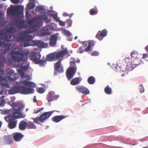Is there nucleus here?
<instances>
[{"label": "nucleus", "mask_w": 148, "mask_h": 148, "mask_svg": "<svg viewBox=\"0 0 148 148\" xmlns=\"http://www.w3.org/2000/svg\"><path fill=\"white\" fill-rule=\"evenodd\" d=\"M16 32V29L14 27H9L3 31L0 32V47L4 45L0 53V56H3L5 59V61L4 62V64L7 60L5 56V54L11 49L12 47V45L9 43L4 45V42L3 40L7 41L13 40V38L14 39L15 36L12 35L11 34H15Z\"/></svg>", "instance_id": "f257e3e1"}, {"label": "nucleus", "mask_w": 148, "mask_h": 148, "mask_svg": "<svg viewBox=\"0 0 148 148\" xmlns=\"http://www.w3.org/2000/svg\"><path fill=\"white\" fill-rule=\"evenodd\" d=\"M22 83L24 85L27 86L34 87L35 86V84L31 82L26 81L24 80L21 82L20 83L16 82V84L18 85L17 86H14L8 90L9 94L10 95L14 94L18 92L24 94H28L33 93L34 91V89L32 88H26L23 86H21V84Z\"/></svg>", "instance_id": "f03ea898"}, {"label": "nucleus", "mask_w": 148, "mask_h": 148, "mask_svg": "<svg viewBox=\"0 0 148 148\" xmlns=\"http://www.w3.org/2000/svg\"><path fill=\"white\" fill-rule=\"evenodd\" d=\"M41 21H45L46 23H49L50 20L48 19L47 16L46 14L39 15L36 18L28 21L29 26L28 33H31L35 32L36 31L38 27L42 23Z\"/></svg>", "instance_id": "7ed1b4c3"}, {"label": "nucleus", "mask_w": 148, "mask_h": 148, "mask_svg": "<svg viewBox=\"0 0 148 148\" xmlns=\"http://www.w3.org/2000/svg\"><path fill=\"white\" fill-rule=\"evenodd\" d=\"M29 53V51L23 50L18 47L14 48L11 51V56L14 61L19 62L25 60Z\"/></svg>", "instance_id": "20e7f679"}, {"label": "nucleus", "mask_w": 148, "mask_h": 148, "mask_svg": "<svg viewBox=\"0 0 148 148\" xmlns=\"http://www.w3.org/2000/svg\"><path fill=\"white\" fill-rule=\"evenodd\" d=\"M68 52L66 49H64L62 51L55 52L48 55L46 57V60L49 61L56 60L58 59L62 58L65 54H66Z\"/></svg>", "instance_id": "39448f33"}, {"label": "nucleus", "mask_w": 148, "mask_h": 148, "mask_svg": "<svg viewBox=\"0 0 148 148\" xmlns=\"http://www.w3.org/2000/svg\"><path fill=\"white\" fill-rule=\"evenodd\" d=\"M70 64L71 66L67 69L66 72V77L69 80L73 77L77 71V67L75 61H70Z\"/></svg>", "instance_id": "423d86ee"}, {"label": "nucleus", "mask_w": 148, "mask_h": 148, "mask_svg": "<svg viewBox=\"0 0 148 148\" xmlns=\"http://www.w3.org/2000/svg\"><path fill=\"white\" fill-rule=\"evenodd\" d=\"M54 111L45 112L41 114L39 117L32 118L34 122L38 124L40 123H43L44 121L47 119L53 113Z\"/></svg>", "instance_id": "0eeeda50"}, {"label": "nucleus", "mask_w": 148, "mask_h": 148, "mask_svg": "<svg viewBox=\"0 0 148 148\" xmlns=\"http://www.w3.org/2000/svg\"><path fill=\"white\" fill-rule=\"evenodd\" d=\"M61 60H59L54 65V75L55 76L58 73H61L64 72L63 68L61 65Z\"/></svg>", "instance_id": "6e6552de"}, {"label": "nucleus", "mask_w": 148, "mask_h": 148, "mask_svg": "<svg viewBox=\"0 0 148 148\" xmlns=\"http://www.w3.org/2000/svg\"><path fill=\"white\" fill-rule=\"evenodd\" d=\"M41 58L40 53L38 52H32L29 56L30 59L36 63Z\"/></svg>", "instance_id": "1a4fd4ad"}, {"label": "nucleus", "mask_w": 148, "mask_h": 148, "mask_svg": "<svg viewBox=\"0 0 148 148\" xmlns=\"http://www.w3.org/2000/svg\"><path fill=\"white\" fill-rule=\"evenodd\" d=\"M8 76L5 79V80H8L10 81H11L15 80V75L14 73V71L10 69H8L7 70Z\"/></svg>", "instance_id": "9d476101"}, {"label": "nucleus", "mask_w": 148, "mask_h": 148, "mask_svg": "<svg viewBox=\"0 0 148 148\" xmlns=\"http://www.w3.org/2000/svg\"><path fill=\"white\" fill-rule=\"evenodd\" d=\"M76 90L84 95H87L89 93V91L86 87L83 86H78L75 87Z\"/></svg>", "instance_id": "9b49d317"}, {"label": "nucleus", "mask_w": 148, "mask_h": 148, "mask_svg": "<svg viewBox=\"0 0 148 148\" xmlns=\"http://www.w3.org/2000/svg\"><path fill=\"white\" fill-rule=\"evenodd\" d=\"M58 97L59 96L58 95H55L54 92L51 91L49 92L48 94L47 99L48 101L50 103L54 100H57Z\"/></svg>", "instance_id": "f8f14e48"}, {"label": "nucleus", "mask_w": 148, "mask_h": 148, "mask_svg": "<svg viewBox=\"0 0 148 148\" xmlns=\"http://www.w3.org/2000/svg\"><path fill=\"white\" fill-rule=\"evenodd\" d=\"M107 32L105 29L102 30L101 32L99 31L98 33L96 35L95 37L99 40H101L103 38L106 36L107 34Z\"/></svg>", "instance_id": "ddd939ff"}, {"label": "nucleus", "mask_w": 148, "mask_h": 148, "mask_svg": "<svg viewBox=\"0 0 148 148\" xmlns=\"http://www.w3.org/2000/svg\"><path fill=\"white\" fill-rule=\"evenodd\" d=\"M32 42H33L35 46L40 48H46L48 46L47 44L44 43L43 42L40 40L32 41Z\"/></svg>", "instance_id": "4468645a"}, {"label": "nucleus", "mask_w": 148, "mask_h": 148, "mask_svg": "<svg viewBox=\"0 0 148 148\" xmlns=\"http://www.w3.org/2000/svg\"><path fill=\"white\" fill-rule=\"evenodd\" d=\"M124 61L126 63V69L128 71H130L132 70L133 65L132 64L130 58H126L124 59Z\"/></svg>", "instance_id": "2eb2a0df"}, {"label": "nucleus", "mask_w": 148, "mask_h": 148, "mask_svg": "<svg viewBox=\"0 0 148 148\" xmlns=\"http://www.w3.org/2000/svg\"><path fill=\"white\" fill-rule=\"evenodd\" d=\"M40 33V35L42 36L49 35L51 34V32L50 31L47 27L42 28L41 29Z\"/></svg>", "instance_id": "dca6fc26"}, {"label": "nucleus", "mask_w": 148, "mask_h": 148, "mask_svg": "<svg viewBox=\"0 0 148 148\" xmlns=\"http://www.w3.org/2000/svg\"><path fill=\"white\" fill-rule=\"evenodd\" d=\"M138 55V53L137 52L135 51H133L131 53V56L132 58H134V60L133 64L135 65H138L139 64V63H137L136 61H137L139 59L137 58V56Z\"/></svg>", "instance_id": "f3484780"}, {"label": "nucleus", "mask_w": 148, "mask_h": 148, "mask_svg": "<svg viewBox=\"0 0 148 148\" xmlns=\"http://www.w3.org/2000/svg\"><path fill=\"white\" fill-rule=\"evenodd\" d=\"M66 116L64 115H58L54 116L52 119V120L53 122L57 123L60 122L61 120L66 118Z\"/></svg>", "instance_id": "a211bd4d"}, {"label": "nucleus", "mask_w": 148, "mask_h": 148, "mask_svg": "<svg viewBox=\"0 0 148 148\" xmlns=\"http://www.w3.org/2000/svg\"><path fill=\"white\" fill-rule=\"evenodd\" d=\"M16 24L19 28H25L27 27L25 21L23 20H19L16 21Z\"/></svg>", "instance_id": "6ab92c4d"}, {"label": "nucleus", "mask_w": 148, "mask_h": 148, "mask_svg": "<svg viewBox=\"0 0 148 148\" xmlns=\"http://www.w3.org/2000/svg\"><path fill=\"white\" fill-rule=\"evenodd\" d=\"M4 140L6 144H10L13 142L12 136L11 135H8L4 136Z\"/></svg>", "instance_id": "aec40b11"}, {"label": "nucleus", "mask_w": 148, "mask_h": 148, "mask_svg": "<svg viewBox=\"0 0 148 148\" xmlns=\"http://www.w3.org/2000/svg\"><path fill=\"white\" fill-rule=\"evenodd\" d=\"M57 40V37L54 35H52L50 38L49 45L51 47L55 46L56 45Z\"/></svg>", "instance_id": "412c9836"}, {"label": "nucleus", "mask_w": 148, "mask_h": 148, "mask_svg": "<svg viewBox=\"0 0 148 148\" xmlns=\"http://www.w3.org/2000/svg\"><path fill=\"white\" fill-rule=\"evenodd\" d=\"M24 135L21 133H16L13 136L14 140L16 142L20 141L23 137Z\"/></svg>", "instance_id": "4be33fe9"}, {"label": "nucleus", "mask_w": 148, "mask_h": 148, "mask_svg": "<svg viewBox=\"0 0 148 148\" xmlns=\"http://www.w3.org/2000/svg\"><path fill=\"white\" fill-rule=\"evenodd\" d=\"M88 46L84 49L85 52H88L91 50V47H93L95 44V42L93 40H90L88 41Z\"/></svg>", "instance_id": "5701e85b"}, {"label": "nucleus", "mask_w": 148, "mask_h": 148, "mask_svg": "<svg viewBox=\"0 0 148 148\" xmlns=\"http://www.w3.org/2000/svg\"><path fill=\"white\" fill-rule=\"evenodd\" d=\"M27 122L24 121H21L19 125V128L21 130H24L27 127Z\"/></svg>", "instance_id": "b1692460"}, {"label": "nucleus", "mask_w": 148, "mask_h": 148, "mask_svg": "<svg viewBox=\"0 0 148 148\" xmlns=\"http://www.w3.org/2000/svg\"><path fill=\"white\" fill-rule=\"evenodd\" d=\"M17 123V120H12L10 122L8 123V126L9 128L12 129L15 128L16 126Z\"/></svg>", "instance_id": "393cba45"}, {"label": "nucleus", "mask_w": 148, "mask_h": 148, "mask_svg": "<svg viewBox=\"0 0 148 148\" xmlns=\"http://www.w3.org/2000/svg\"><path fill=\"white\" fill-rule=\"evenodd\" d=\"M17 70L22 78H23L24 77H25L26 78L27 80H30L31 79L30 76L29 75H26L25 76L24 73L22 70L21 69H17Z\"/></svg>", "instance_id": "a878e982"}, {"label": "nucleus", "mask_w": 148, "mask_h": 148, "mask_svg": "<svg viewBox=\"0 0 148 148\" xmlns=\"http://www.w3.org/2000/svg\"><path fill=\"white\" fill-rule=\"evenodd\" d=\"M7 14V15L14 16L16 14V11L13 8L9 7L8 9Z\"/></svg>", "instance_id": "bb28decb"}, {"label": "nucleus", "mask_w": 148, "mask_h": 148, "mask_svg": "<svg viewBox=\"0 0 148 148\" xmlns=\"http://www.w3.org/2000/svg\"><path fill=\"white\" fill-rule=\"evenodd\" d=\"M9 84L3 83L2 81L1 82V85H0V94H1L2 93L3 91L4 88L5 87L7 88L9 87Z\"/></svg>", "instance_id": "cd10ccee"}, {"label": "nucleus", "mask_w": 148, "mask_h": 148, "mask_svg": "<svg viewBox=\"0 0 148 148\" xmlns=\"http://www.w3.org/2000/svg\"><path fill=\"white\" fill-rule=\"evenodd\" d=\"M80 83L79 77H76L73 79L71 81L70 84L72 85H76Z\"/></svg>", "instance_id": "c85d7f7f"}, {"label": "nucleus", "mask_w": 148, "mask_h": 148, "mask_svg": "<svg viewBox=\"0 0 148 148\" xmlns=\"http://www.w3.org/2000/svg\"><path fill=\"white\" fill-rule=\"evenodd\" d=\"M25 36L21 33L18 34L16 35V40L19 42H22L25 40Z\"/></svg>", "instance_id": "c756f323"}, {"label": "nucleus", "mask_w": 148, "mask_h": 148, "mask_svg": "<svg viewBox=\"0 0 148 148\" xmlns=\"http://www.w3.org/2000/svg\"><path fill=\"white\" fill-rule=\"evenodd\" d=\"M27 127L28 129H35L36 128V125L32 122L29 121L27 122Z\"/></svg>", "instance_id": "7c9ffc66"}, {"label": "nucleus", "mask_w": 148, "mask_h": 148, "mask_svg": "<svg viewBox=\"0 0 148 148\" xmlns=\"http://www.w3.org/2000/svg\"><path fill=\"white\" fill-rule=\"evenodd\" d=\"M21 45L24 47L31 45L30 42L25 40H24L21 43Z\"/></svg>", "instance_id": "2f4dec72"}, {"label": "nucleus", "mask_w": 148, "mask_h": 148, "mask_svg": "<svg viewBox=\"0 0 148 148\" xmlns=\"http://www.w3.org/2000/svg\"><path fill=\"white\" fill-rule=\"evenodd\" d=\"M87 81L89 84H92L95 82V79L94 77L90 76L88 78Z\"/></svg>", "instance_id": "473e14b6"}, {"label": "nucleus", "mask_w": 148, "mask_h": 148, "mask_svg": "<svg viewBox=\"0 0 148 148\" xmlns=\"http://www.w3.org/2000/svg\"><path fill=\"white\" fill-rule=\"evenodd\" d=\"M46 63V61L45 60H38L36 64H39L40 66H42L45 65Z\"/></svg>", "instance_id": "72a5a7b5"}, {"label": "nucleus", "mask_w": 148, "mask_h": 148, "mask_svg": "<svg viewBox=\"0 0 148 148\" xmlns=\"http://www.w3.org/2000/svg\"><path fill=\"white\" fill-rule=\"evenodd\" d=\"M5 61V58L0 56V68L4 66V62Z\"/></svg>", "instance_id": "f704fd0d"}, {"label": "nucleus", "mask_w": 148, "mask_h": 148, "mask_svg": "<svg viewBox=\"0 0 148 148\" xmlns=\"http://www.w3.org/2000/svg\"><path fill=\"white\" fill-rule=\"evenodd\" d=\"M15 112H13L12 114V117L14 119H18L17 117H18L19 112L16 111L15 110Z\"/></svg>", "instance_id": "c9c22d12"}, {"label": "nucleus", "mask_w": 148, "mask_h": 148, "mask_svg": "<svg viewBox=\"0 0 148 148\" xmlns=\"http://www.w3.org/2000/svg\"><path fill=\"white\" fill-rule=\"evenodd\" d=\"M105 92L107 94L110 95L112 93V89L108 86H107L104 89Z\"/></svg>", "instance_id": "e433bc0d"}, {"label": "nucleus", "mask_w": 148, "mask_h": 148, "mask_svg": "<svg viewBox=\"0 0 148 148\" xmlns=\"http://www.w3.org/2000/svg\"><path fill=\"white\" fill-rule=\"evenodd\" d=\"M89 12L90 14L91 15H96L98 13V10L92 8L90 10Z\"/></svg>", "instance_id": "4c0bfd02"}, {"label": "nucleus", "mask_w": 148, "mask_h": 148, "mask_svg": "<svg viewBox=\"0 0 148 148\" xmlns=\"http://www.w3.org/2000/svg\"><path fill=\"white\" fill-rule=\"evenodd\" d=\"M33 38V37L32 36L29 35H25V40L29 42H31V40Z\"/></svg>", "instance_id": "58836bf2"}, {"label": "nucleus", "mask_w": 148, "mask_h": 148, "mask_svg": "<svg viewBox=\"0 0 148 148\" xmlns=\"http://www.w3.org/2000/svg\"><path fill=\"white\" fill-rule=\"evenodd\" d=\"M35 6V4L34 3H28L27 6L29 10H31L34 8Z\"/></svg>", "instance_id": "ea45409f"}, {"label": "nucleus", "mask_w": 148, "mask_h": 148, "mask_svg": "<svg viewBox=\"0 0 148 148\" xmlns=\"http://www.w3.org/2000/svg\"><path fill=\"white\" fill-rule=\"evenodd\" d=\"M1 13L0 12V27L2 26L5 23V22L4 21V19L1 18Z\"/></svg>", "instance_id": "a19ab883"}, {"label": "nucleus", "mask_w": 148, "mask_h": 148, "mask_svg": "<svg viewBox=\"0 0 148 148\" xmlns=\"http://www.w3.org/2000/svg\"><path fill=\"white\" fill-rule=\"evenodd\" d=\"M43 108H41L39 109L38 108L36 109H35L34 110V112H33V113L35 114H37L40 112L43 109Z\"/></svg>", "instance_id": "79ce46f5"}, {"label": "nucleus", "mask_w": 148, "mask_h": 148, "mask_svg": "<svg viewBox=\"0 0 148 148\" xmlns=\"http://www.w3.org/2000/svg\"><path fill=\"white\" fill-rule=\"evenodd\" d=\"M26 116L25 114L22 113L21 112H19L18 117H17V118H23Z\"/></svg>", "instance_id": "37998d69"}, {"label": "nucleus", "mask_w": 148, "mask_h": 148, "mask_svg": "<svg viewBox=\"0 0 148 148\" xmlns=\"http://www.w3.org/2000/svg\"><path fill=\"white\" fill-rule=\"evenodd\" d=\"M5 97L4 96H2V97H0V106H2L5 103L4 100L3 98Z\"/></svg>", "instance_id": "c03bdc74"}, {"label": "nucleus", "mask_w": 148, "mask_h": 148, "mask_svg": "<svg viewBox=\"0 0 148 148\" xmlns=\"http://www.w3.org/2000/svg\"><path fill=\"white\" fill-rule=\"evenodd\" d=\"M51 16L56 21L59 20V18L58 17L57 15L56 14H51Z\"/></svg>", "instance_id": "a18cd8bd"}, {"label": "nucleus", "mask_w": 148, "mask_h": 148, "mask_svg": "<svg viewBox=\"0 0 148 148\" xmlns=\"http://www.w3.org/2000/svg\"><path fill=\"white\" fill-rule=\"evenodd\" d=\"M43 9H44L42 7L39 6H36L35 8V10L36 11L39 12L40 11H42Z\"/></svg>", "instance_id": "49530a36"}, {"label": "nucleus", "mask_w": 148, "mask_h": 148, "mask_svg": "<svg viewBox=\"0 0 148 148\" xmlns=\"http://www.w3.org/2000/svg\"><path fill=\"white\" fill-rule=\"evenodd\" d=\"M45 91L44 89L42 87L39 88L37 90L38 92L40 93H42L44 92Z\"/></svg>", "instance_id": "de8ad7c7"}, {"label": "nucleus", "mask_w": 148, "mask_h": 148, "mask_svg": "<svg viewBox=\"0 0 148 148\" xmlns=\"http://www.w3.org/2000/svg\"><path fill=\"white\" fill-rule=\"evenodd\" d=\"M5 120L8 123L10 122L13 119L12 118L11 116L6 117L5 116L4 118Z\"/></svg>", "instance_id": "09e8293b"}, {"label": "nucleus", "mask_w": 148, "mask_h": 148, "mask_svg": "<svg viewBox=\"0 0 148 148\" xmlns=\"http://www.w3.org/2000/svg\"><path fill=\"white\" fill-rule=\"evenodd\" d=\"M66 22L67 23L68 27H70L71 26L72 23V20L70 19H67L66 20Z\"/></svg>", "instance_id": "8fccbe9b"}, {"label": "nucleus", "mask_w": 148, "mask_h": 148, "mask_svg": "<svg viewBox=\"0 0 148 148\" xmlns=\"http://www.w3.org/2000/svg\"><path fill=\"white\" fill-rule=\"evenodd\" d=\"M91 55L92 56H97L99 55V53L97 51H94L91 53Z\"/></svg>", "instance_id": "3c124183"}, {"label": "nucleus", "mask_w": 148, "mask_h": 148, "mask_svg": "<svg viewBox=\"0 0 148 148\" xmlns=\"http://www.w3.org/2000/svg\"><path fill=\"white\" fill-rule=\"evenodd\" d=\"M57 22H58L59 25L62 26H63L65 25V23L59 19Z\"/></svg>", "instance_id": "603ef678"}, {"label": "nucleus", "mask_w": 148, "mask_h": 148, "mask_svg": "<svg viewBox=\"0 0 148 148\" xmlns=\"http://www.w3.org/2000/svg\"><path fill=\"white\" fill-rule=\"evenodd\" d=\"M73 15V14H71L69 15L67 13H64L63 14V15L64 16H69L70 18Z\"/></svg>", "instance_id": "864d4df0"}, {"label": "nucleus", "mask_w": 148, "mask_h": 148, "mask_svg": "<svg viewBox=\"0 0 148 148\" xmlns=\"http://www.w3.org/2000/svg\"><path fill=\"white\" fill-rule=\"evenodd\" d=\"M139 89L140 91V93H142L144 92V89L143 88V86L142 85V84H141L140 86H139Z\"/></svg>", "instance_id": "5fc2aeb1"}, {"label": "nucleus", "mask_w": 148, "mask_h": 148, "mask_svg": "<svg viewBox=\"0 0 148 148\" xmlns=\"http://www.w3.org/2000/svg\"><path fill=\"white\" fill-rule=\"evenodd\" d=\"M20 0H10L11 2L14 4H18L20 1Z\"/></svg>", "instance_id": "6e6d98bb"}, {"label": "nucleus", "mask_w": 148, "mask_h": 148, "mask_svg": "<svg viewBox=\"0 0 148 148\" xmlns=\"http://www.w3.org/2000/svg\"><path fill=\"white\" fill-rule=\"evenodd\" d=\"M79 53H82L84 52V50L83 49L82 47H81L79 49Z\"/></svg>", "instance_id": "4d7b16f0"}, {"label": "nucleus", "mask_w": 148, "mask_h": 148, "mask_svg": "<svg viewBox=\"0 0 148 148\" xmlns=\"http://www.w3.org/2000/svg\"><path fill=\"white\" fill-rule=\"evenodd\" d=\"M82 44L83 45L84 47H86L87 45V43L86 42H82Z\"/></svg>", "instance_id": "13d9d810"}, {"label": "nucleus", "mask_w": 148, "mask_h": 148, "mask_svg": "<svg viewBox=\"0 0 148 148\" xmlns=\"http://www.w3.org/2000/svg\"><path fill=\"white\" fill-rule=\"evenodd\" d=\"M25 14L27 18H29L30 17V15L27 11H26Z\"/></svg>", "instance_id": "bf43d9fd"}, {"label": "nucleus", "mask_w": 148, "mask_h": 148, "mask_svg": "<svg viewBox=\"0 0 148 148\" xmlns=\"http://www.w3.org/2000/svg\"><path fill=\"white\" fill-rule=\"evenodd\" d=\"M65 34L68 36H69L71 35L70 32L68 31H66L65 32Z\"/></svg>", "instance_id": "052dcab7"}, {"label": "nucleus", "mask_w": 148, "mask_h": 148, "mask_svg": "<svg viewBox=\"0 0 148 148\" xmlns=\"http://www.w3.org/2000/svg\"><path fill=\"white\" fill-rule=\"evenodd\" d=\"M21 68L22 69L25 70H27L28 69V68L27 66H22L21 67Z\"/></svg>", "instance_id": "680f3d73"}, {"label": "nucleus", "mask_w": 148, "mask_h": 148, "mask_svg": "<svg viewBox=\"0 0 148 148\" xmlns=\"http://www.w3.org/2000/svg\"><path fill=\"white\" fill-rule=\"evenodd\" d=\"M23 107H18V109L16 110V111H18V112H21V110H22L23 109Z\"/></svg>", "instance_id": "e2e57ef3"}, {"label": "nucleus", "mask_w": 148, "mask_h": 148, "mask_svg": "<svg viewBox=\"0 0 148 148\" xmlns=\"http://www.w3.org/2000/svg\"><path fill=\"white\" fill-rule=\"evenodd\" d=\"M148 56V55L147 54H143V58H147Z\"/></svg>", "instance_id": "0e129e2a"}, {"label": "nucleus", "mask_w": 148, "mask_h": 148, "mask_svg": "<svg viewBox=\"0 0 148 148\" xmlns=\"http://www.w3.org/2000/svg\"><path fill=\"white\" fill-rule=\"evenodd\" d=\"M5 72L3 70L0 69V74L1 75H4Z\"/></svg>", "instance_id": "69168bd1"}, {"label": "nucleus", "mask_w": 148, "mask_h": 148, "mask_svg": "<svg viewBox=\"0 0 148 148\" xmlns=\"http://www.w3.org/2000/svg\"><path fill=\"white\" fill-rule=\"evenodd\" d=\"M33 101L35 103L37 101V100L36 99V96H35L34 97V99H33Z\"/></svg>", "instance_id": "338daca9"}, {"label": "nucleus", "mask_w": 148, "mask_h": 148, "mask_svg": "<svg viewBox=\"0 0 148 148\" xmlns=\"http://www.w3.org/2000/svg\"><path fill=\"white\" fill-rule=\"evenodd\" d=\"M145 49L146 51L148 52V45L145 47Z\"/></svg>", "instance_id": "774afa93"}]
</instances>
